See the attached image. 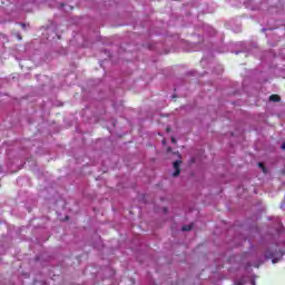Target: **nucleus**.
Here are the masks:
<instances>
[{"mask_svg":"<svg viewBox=\"0 0 285 285\" xmlns=\"http://www.w3.org/2000/svg\"><path fill=\"white\" fill-rule=\"evenodd\" d=\"M279 257H282L281 250L267 249L265 252V259H272L273 264H277V262H279Z\"/></svg>","mask_w":285,"mask_h":285,"instance_id":"obj_1","label":"nucleus"},{"mask_svg":"<svg viewBox=\"0 0 285 285\" xmlns=\"http://www.w3.org/2000/svg\"><path fill=\"white\" fill-rule=\"evenodd\" d=\"M173 166L175 170L173 177H179L181 175V160H175Z\"/></svg>","mask_w":285,"mask_h":285,"instance_id":"obj_2","label":"nucleus"},{"mask_svg":"<svg viewBox=\"0 0 285 285\" xmlns=\"http://www.w3.org/2000/svg\"><path fill=\"white\" fill-rule=\"evenodd\" d=\"M269 101H274L277 104V102L282 101V97H279V95L273 94L269 96Z\"/></svg>","mask_w":285,"mask_h":285,"instance_id":"obj_3","label":"nucleus"},{"mask_svg":"<svg viewBox=\"0 0 285 285\" xmlns=\"http://www.w3.org/2000/svg\"><path fill=\"white\" fill-rule=\"evenodd\" d=\"M193 224H189V225H185V226H183L181 227V230L184 232V233H186V232H188V230H193Z\"/></svg>","mask_w":285,"mask_h":285,"instance_id":"obj_4","label":"nucleus"},{"mask_svg":"<svg viewBox=\"0 0 285 285\" xmlns=\"http://www.w3.org/2000/svg\"><path fill=\"white\" fill-rule=\"evenodd\" d=\"M258 166L262 168L263 173H266V166L264 163H258Z\"/></svg>","mask_w":285,"mask_h":285,"instance_id":"obj_5","label":"nucleus"},{"mask_svg":"<svg viewBox=\"0 0 285 285\" xmlns=\"http://www.w3.org/2000/svg\"><path fill=\"white\" fill-rule=\"evenodd\" d=\"M171 144H177V139H175V137L171 138Z\"/></svg>","mask_w":285,"mask_h":285,"instance_id":"obj_6","label":"nucleus"},{"mask_svg":"<svg viewBox=\"0 0 285 285\" xmlns=\"http://www.w3.org/2000/svg\"><path fill=\"white\" fill-rule=\"evenodd\" d=\"M281 148H282L283 150H285V142H283V144L281 145Z\"/></svg>","mask_w":285,"mask_h":285,"instance_id":"obj_7","label":"nucleus"},{"mask_svg":"<svg viewBox=\"0 0 285 285\" xmlns=\"http://www.w3.org/2000/svg\"><path fill=\"white\" fill-rule=\"evenodd\" d=\"M17 37H18L19 41H21L22 38H21L20 33H18Z\"/></svg>","mask_w":285,"mask_h":285,"instance_id":"obj_8","label":"nucleus"},{"mask_svg":"<svg viewBox=\"0 0 285 285\" xmlns=\"http://www.w3.org/2000/svg\"><path fill=\"white\" fill-rule=\"evenodd\" d=\"M170 150H173V148L168 147V148H167V151L170 153Z\"/></svg>","mask_w":285,"mask_h":285,"instance_id":"obj_9","label":"nucleus"},{"mask_svg":"<svg viewBox=\"0 0 285 285\" xmlns=\"http://www.w3.org/2000/svg\"><path fill=\"white\" fill-rule=\"evenodd\" d=\"M167 132H170V127H167Z\"/></svg>","mask_w":285,"mask_h":285,"instance_id":"obj_10","label":"nucleus"},{"mask_svg":"<svg viewBox=\"0 0 285 285\" xmlns=\"http://www.w3.org/2000/svg\"><path fill=\"white\" fill-rule=\"evenodd\" d=\"M22 28H26V23H21Z\"/></svg>","mask_w":285,"mask_h":285,"instance_id":"obj_11","label":"nucleus"},{"mask_svg":"<svg viewBox=\"0 0 285 285\" xmlns=\"http://www.w3.org/2000/svg\"><path fill=\"white\" fill-rule=\"evenodd\" d=\"M238 285H242L243 283L242 282H239V283H237Z\"/></svg>","mask_w":285,"mask_h":285,"instance_id":"obj_12","label":"nucleus"}]
</instances>
